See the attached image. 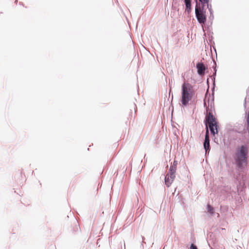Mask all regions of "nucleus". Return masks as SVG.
<instances>
[{
	"mask_svg": "<svg viewBox=\"0 0 249 249\" xmlns=\"http://www.w3.org/2000/svg\"><path fill=\"white\" fill-rule=\"evenodd\" d=\"M248 148L242 145L236 151L234 160L237 166L241 169L244 168L247 164Z\"/></svg>",
	"mask_w": 249,
	"mask_h": 249,
	"instance_id": "obj_3",
	"label": "nucleus"
},
{
	"mask_svg": "<svg viewBox=\"0 0 249 249\" xmlns=\"http://www.w3.org/2000/svg\"><path fill=\"white\" fill-rule=\"evenodd\" d=\"M203 4H208L209 0H199Z\"/></svg>",
	"mask_w": 249,
	"mask_h": 249,
	"instance_id": "obj_10",
	"label": "nucleus"
},
{
	"mask_svg": "<svg viewBox=\"0 0 249 249\" xmlns=\"http://www.w3.org/2000/svg\"><path fill=\"white\" fill-rule=\"evenodd\" d=\"M204 5L202 8L198 6L196 4L195 8V13L196 18L200 23H204L206 21V16L205 15V12L203 9Z\"/></svg>",
	"mask_w": 249,
	"mask_h": 249,
	"instance_id": "obj_4",
	"label": "nucleus"
},
{
	"mask_svg": "<svg viewBox=\"0 0 249 249\" xmlns=\"http://www.w3.org/2000/svg\"><path fill=\"white\" fill-rule=\"evenodd\" d=\"M196 68L197 69V72L199 75H203L204 74L206 67L203 63H197L196 64Z\"/></svg>",
	"mask_w": 249,
	"mask_h": 249,
	"instance_id": "obj_6",
	"label": "nucleus"
},
{
	"mask_svg": "<svg viewBox=\"0 0 249 249\" xmlns=\"http://www.w3.org/2000/svg\"><path fill=\"white\" fill-rule=\"evenodd\" d=\"M196 94L194 86L188 82H184L181 86V103L182 106H186Z\"/></svg>",
	"mask_w": 249,
	"mask_h": 249,
	"instance_id": "obj_2",
	"label": "nucleus"
},
{
	"mask_svg": "<svg viewBox=\"0 0 249 249\" xmlns=\"http://www.w3.org/2000/svg\"><path fill=\"white\" fill-rule=\"evenodd\" d=\"M190 249H197V248L196 246L192 244L190 246Z\"/></svg>",
	"mask_w": 249,
	"mask_h": 249,
	"instance_id": "obj_12",
	"label": "nucleus"
},
{
	"mask_svg": "<svg viewBox=\"0 0 249 249\" xmlns=\"http://www.w3.org/2000/svg\"><path fill=\"white\" fill-rule=\"evenodd\" d=\"M176 169H177V167H176L175 166H173V165L171 166V167L170 168V173H173V174H175Z\"/></svg>",
	"mask_w": 249,
	"mask_h": 249,
	"instance_id": "obj_9",
	"label": "nucleus"
},
{
	"mask_svg": "<svg viewBox=\"0 0 249 249\" xmlns=\"http://www.w3.org/2000/svg\"><path fill=\"white\" fill-rule=\"evenodd\" d=\"M207 210L208 212L211 214H213L214 213L213 208L209 204L207 205Z\"/></svg>",
	"mask_w": 249,
	"mask_h": 249,
	"instance_id": "obj_8",
	"label": "nucleus"
},
{
	"mask_svg": "<svg viewBox=\"0 0 249 249\" xmlns=\"http://www.w3.org/2000/svg\"><path fill=\"white\" fill-rule=\"evenodd\" d=\"M247 122L248 124V129L249 130V112L248 113L247 115Z\"/></svg>",
	"mask_w": 249,
	"mask_h": 249,
	"instance_id": "obj_11",
	"label": "nucleus"
},
{
	"mask_svg": "<svg viewBox=\"0 0 249 249\" xmlns=\"http://www.w3.org/2000/svg\"><path fill=\"white\" fill-rule=\"evenodd\" d=\"M184 2L186 8V10L189 13L191 11V0H184Z\"/></svg>",
	"mask_w": 249,
	"mask_h": 249,
	"instance_id": "obj_7",
	"label": "nucleus"
},
{
	"mask_svg": "<svg viewBox=\"0 0 249 249\" xmlns=\"http://www.w3.org/2000/svg\"><path fill=\"white\" fill-rule=\"evenodd\" d=\"M175 178V174L170 173L167 174L165 177V183L167 187H169L173 182Z\"/></svg>",
	"mask_w": 249,
	"mask_h": 249,
	"instance_id": "obj_5",
	"label": "nucleus"
},
{
	"mask_svg": "<svg viewBox=\"0 0 249 249\" xmlns=\"http://www.w3.org/2000/svg\"><path fill=\"white\" fill-rule=\"evenodd\" d=\"M177 161L175 160L174 161L173 164L172 165L177 167Z\"/></svg>",
	"mask_w": 249,
	"mask_h": 249,
	"instance_id": "obj_13",
	"label": "nucleus"
},
{
	"mask_svg": "<svg viewBox=\"0 0 249 249\" xmlns=\"http://www.w3.org/2000/svg\"><path fill=\"white\" fill-rule=\"evenodd\" d=\"M206 125L207 130L205 135V141L204 142V147L206 151L210 150V140L209 137V131L208 126H209L211 133L214 135L217 134V122L216 119L213 116L212 113L209 112L206 118Z\"/></svg>",
	"mask_w": 249,
	"mask_h": 249,
	"instance_id": "obj_1",
	"label": "nucleus"
},
{
	"mask_svg": "<svg viewBox=\"0 0 249 249\" xmlns=\"http://www.w3.org/2000/svg\"><path fill=\"white\" fill-rule=\"evenodd\" d=\"M138 202H139V199H138V198H137V202L138 203Z\"/></svg>",
	"mask_w": 249,
	"mask_h": 249,
	"instance_id": "obj_14",
	"label": "nucleus"
}]
</instances>
